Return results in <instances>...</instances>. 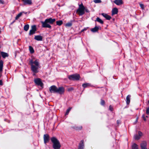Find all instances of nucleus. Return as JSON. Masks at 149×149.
<instances>
[{"label": "nucleus", "mask_w": 149, "mask_h": 149, "mask_svg": "<svg viewBox=\"0 0 149 149\" xmlns=\"http://www.w3.org/2000/svg\"><path fill=\"white\" fill-rule=\"evenodd\" d=\"M94 1L95 3H99L101 2V0H94Z\"/></svg>", "instance_id": "nucleus-33"}, {"label": "nucleus", "mask_w": 149, "mask_h": 149, "mask_svg": "<svg viewBox=\"0 0 149 149\" xmlns=\"http://www.w3.org/2000/svg\"><path fill=\"white\" fill-rule=\"evenodd\" d=\"M1 54L3 58H5L6 57H8V54L6 53H5L3 52H1Z\"/></svg>", "instance_id": "nucleus-18"}, {"label": "nucleus", "mask_w": 149, "mask_h": 149, "mask_svg": "<svg viewBox=\"0 0 149 149\" xmlns=\"http://www.w3.org/2000/svg\"><path fill=\"white\" fill-rule=\"evenodd\" d=\"M118 12V9L117 8H114L113 9L112 11V15H113L117 14Z\"/></svg>", "instance_id": "nucleus-16"}, {"label": "nucleus", "mask_w": 149, "mask_h": 149, "mask_svg": "<svg viewBox=\"0 0 149 149\" xmlns=\"http://www.w3.org/2000/svg\"><path fill=\"white\" fill-rule=\"evenodd\" d=\"M55 21L56 19H52L51 18L46 19L44 22H41L42 24V26L43 28H51V26L49 24H53Z\"/></svg>", "instance_id": "nucleus-2"}, {"label": "nucleus", "mask_w": 149, "mask_h": 149, "mask_svg": "<svg viewBox=\"0 0 149 149\" xmlns=\"http://www.w3.org/2000/svg\"><path fill=\"white\" fill-rule=\"evenodd\" d=\"M34 81L35 83L38 86H40L41 87H43V84L41 82V80L40 79L38 78L35 79H34Z\"/></svg>", "instance_id": "nucleus-8"}, {"label": "nucleus", "mask_w": 149, "mask_h": 149, "mask_svg": "<svg viewBox=\"0 0 149 149\" xmlns=\"http://www.w3.org/2000/svg\"><path fill=\"white\" fill-rule=\"evenodd\" d=\"M80 77L79 74H76L69 76L68 78L71 80H78L79 79Z\"/></svg>", "instance_id": "nucleus-5"}, {"label": "nucleus", "mask_w": 149, "mask_h": 149, "mask_svg": "<svg viewBox=\"0 0 149 149\" xmlns=\"http://www.w3.org/2000/svg\"><path fill=\"white\" fill-rule=\"evenodd\" d=\"M147 143L145 141L142 142L141 144V149H147L146 148Z\"/></svg>", "instance_id": "nucleus-12"}, {"label": "nucleus", "mask_w": 149, "mask_h": 149, "mask_svg": "<svg viewBox=\"0 0 149 149\" xmlns=\"http://www.w3.org/2000/svg\"><path fill=\"white\" fill-rule=\"evenodd\" d=\"M29 48L30 53L31 54L33 53L34 52L33 48L30 46H29Z\"/></svg>", "instance_id": "nucleus-25"}, {"label": "nucleus", "mask_w": 149, "mask_h": 149, "mask_svg": "<svg viewBox=\"0 0 149 149\" xmlns=\"http://www.w3.org/2000/svg\"><path fill=\"white\" fill-rule=\"evenodd\" d=\"M82 127L81 126H80L79 127H76L75 129L77 130H81L82 129Z\"/></svg>", "instance_id": "nucleus-34"}, {"label": "nucleus", "mask_w": 149, "mask_h": 149, "mask_svg": "<svg viewBox=\"0 0 149 149\" xmlns=\"http://www.w3.org/2000/svg\"><path fill=\"white\" fill-rule=\"evenodd\" d=\"M117 124H119V121L118 120H117Z\"/></svg>", "instance_id": "nucleus-45"}, {"label": "nucleus", "mask_w": 149, "mask_h": 149, "mask_svg": "<svg viewBox=\"0 0 149 149\" xmlns=\"http://www.w3.org/2000/svg\"><path fill=\"white\" fill-rule=\"evenodd\" d=\"M140 6L143 9L144 6L143 4H140Z\"/></svg>", "instance_id": "nucleus-40"}, {"label": "nucleus", "mask_w": 149, "mask_h": 149, "mask_svg": "<svg viewBox=\"0 0 149 149\" xmlns=\"http://www.w3.org/2000/svg\"><path fill=\"white\" fill-rule=\"evenodd\" d=\"M138 145L135 143L134 144L132 147V149H137Z\"/></svg>", "instance_id": "nucleus-27"}, {"label": "nucleus", "mask_w": 149, "mask_h": 149, "mask_svg": "<svg viewBox=\"0 0 149 149\" xmlns=\"http://www.w3.org/2000/svg\"><path fill=\"white\" fill-rule=\"evenodd\" d=\"M96 20L101 24H103V21L99 17H97L96 18Z\"/></svg>", "instance_id": "nucleus-26"}, {"label": "nucleus", "mask_w": 149, "mask_h": 149, "mask_svg": "<svg viewBox=\"0 0 149 149\" xmlns=\"http://www.w3.org/2000/svg\"><path fill=\"white\" fill-rule=\"evenodd\" d=\"M146 118H148V116H146Z\"/></svg>", "instance_id": "nucleus-47"}, {"label": "nucleus", "mask_w": 149, "mask_h": 149, "mask_svg": "<svg viewBox=\"0 0 149 149\" xmlns=\"http://www.w3.org/2000/svg\"><path fill=\"white\" fill-rule=\"evenodd\" d=\"M34 39L38 41H42V37L40 36H35Z\"/></svg>", "instance_id": "nucleus-17"}, {"label": "nucleus", "mask_w": 149, "mask_h": 149, "mask_svg": "<svg viewBox=\"0 0 149 149\" xmlns=\"http://www.w3.org/2000/svg\"><path fill=\"white\" fill-rule=\"evenodd\" d=\"M36 30V26L35 25L32 26L31 27V29L30 31L29 34L31 35L34 34Z\"/></svg>", "instance_id": "nucleus-9"}, {"label": "nucleus", "mask_w": 149, "mask_h": 149, "mask_svg": "<svg viewBox=\"0 0 149 149\" xmlns=\"http://www.w3.org/2000/svg\"><path fill=\"white\" fill-rule=\"evenodd\" d=\"M101 104L102 105H104L105 104V102H104V100H101Z\"/></svg>", "instance_id": "nucleus-35"}, {"label": "nucleus", "mask_w": 149, "mask_h": 149, "mask_svg": "<svg viewBox=\"0 0 149 149\" xmlns=\"http://www.w3.org/2000/svg\"><path fill=\"white\" fill-rule=\"evenodd\" d=\"M84 142L83 140L81 141L79 144L78 149H84Z\"/></svg>", "instance_id": "nucleus-11"}, {"label": "nucleus", "mask_w": 149, "mask_h": 149, "mask_svg": "<svg viewBox=\"0 0 149 149\" xmlns=\"http://www.w3.org/2000/svg\"><path fill=\"white\" fill-rule=\"evenodd\" d=\"M0 3H3V1L2 0H0Z\"/></svg>", "instance_id": "nucleus-42"}, {"label": "nucleus", "mask_w": 149, "mask_h": 149, "mask_svg": "<svg viewBox=\"0 0 149 149\" xmlns=\"http://www.w3.org/2000/svg\"><path fill=\"white\" fill-rule=\"evenodd\" d=\"M139 135L141 137L142 136V133L140 131H139L138 132Z\"/></svg>", "instance_id": "nucleus-37"}, {"label": "nucleus", "mask_w": 149, "mask_h": 149, "mask_svg": "<svg viewBox=\"0 0 149 149\" xmlns=\"http://www.w3.org/2000/svg\"><path fill=\"white\" fill-rule=\"evenodd\" d=\"M14 22H13V23Z\"/></svg>", "instance_id": "nucleus-48"}, {"label": "nucleus", "mask_w": 149, "mask_h": 149, "mask_svg": "<svg viewBox=\"0 0 149 149\" xmlns=\"http://www.w3.org/2000/svg\"><path fill=\"white\" fill-rule=\"evenodd\" d=\"M102 15L105 17L107 19L110 20L111 17V16L108 15L107 14L104 13H102Z\"/></svg>", "instance_id": "nucleus-15"}, {"label": "nucleus", "mask_w": 149, "mask_h": 149, "mask_svg": "<svg viewBox=\"0 0 149 149\" xmlns=\"http://www.w3.org/2000/svg\"><path fill=\"white\" fill-rule=\"evenodd\" d=\"M3 62L2 61H0V71H2L3 70Z\"/></svg>", "instance_id": "nucleus-22"}, {"label": "nucleus", "mask_w": 149, "mask_h": 149, "mask_svg": "<svg viewBox=\"0 0 149 149\" xmlns=\"http://www.w3.org/2000/svg\"><path fill=\"white\" fill-rule=\"evenodd\" d=\"M130 95H128L126 97V103L127 104H129L130 102Z\"/></svg>", "instance_id": "nucleus-19"}, {"label": "nucleus", "mask_w": 149, "mask_h": 149, "mask_svg": "<svg viewBox=\"0 0 149 149\" xmlns=\"http://www.w3.org/2000/svg\"><path fill=\"white\" fill-rule=\"evenodd\" d=\"M109 109L111 111H112L113 110V108L111 106H110L109 107Z\"/></svg>", "instance_id": "nucleus-38"}, {"label": "nucleus", "mask_w": 149, "mask_h": 149, "mask_svg": "<svg viewBox=\"0 0 149 149\" xmlns=\"http://www.w3.org/2000/svg\"><path fill=\"white\" fill-rule=\"evenodd\" d=\"M87 12H89V10H88L87 9H85V10Z\"/></svg>", "instance_id": "nucleus-43"}, {"label": "nucleus", "mask_w": 149, "mask_h": 149, "mask_svg": "<svg viewBox=\"0 0 149 149\" xmlns=\"http://www.w3.org/2000/svg\"><path fill=\"white\" fill-rule=\"evenodd\" d=\"M65 91V88L63 86H61L58 88H57V92L60 95L64 94Z\"/></svg>", "instance_id": "nucleus-6"}, {"label": "nucleus", "mask_w": 149, "mask_h": 149, "mask_svg": "<svg viewBox=\"0 0 149 149\" xmlns=\"http://www.w3.org/2000/svg\"><path fill=\"white\" fill-rule=\"evenodd\" d=\"M117 5H120L123 4V2L122 0H115L113 1Z\"/></svg>", "instance_id": "nucleus-13"}, {"label": "nucleus", "mask_w": 149, "mask_h": 149, "mask_svg": "<svg viewBox=\"0 0 149 149\" xmlns=\"http://www.w3.org/2000/svg\"><path fill=\"white\" fill-rule=\"evenodd\" d=\"M86 29H84L83 30H82V31H81L82 32L83 31H84V30H86Z\"/></svg>", "instance_id": "nucleus-44"}, {"label": "nucleus", "mask_w": 149, "mask_h": 149, "mask_svg": "<svg viewBox=\"0 0 149 149\" xmlns=\"http://www.w3.org/2000/svg\"><path fill=\"white\" fill-rule=\"evenodd\" d=\"M148 104H149V100L148 101Z\"/></svg>", "instance_id": "nucleus-46"}, {"label": "nucleus", "mask_w": 149, "mask_h": 149, "mask_svg": "<svg viewBox=\"0 0 149 149\" xmlns=\"http://www.w3.org/2000/svg\"><path fill=\"white\" fill-rule=\"evenodd\" d=\"M79 7L77 10V12L79 15H82L85 13V8L82 3L79 5Z\"/></svg>", "instance_id": "nucleus-4"}, {"label": "nucleus", "mask_w": 149, "mask_h": 149, "mask_svg": "<svg viewBox=\"0 0 149 149\" xmlns=\"http://www.w3.org/2000/svg\"><path fill=\"white\" fill-rule=\"evenodd\" d=\"M134 138L135 140H137L139 139L141 137L139 135H135L134 136Z\"/></svg>", "instance_id": "nucleus-29"}, {"label": "nucleus", "mask_w": 149, "mask_h": 149, "mask_svg": "<svg viewBox=\"0 0 149 149\" xmlns=\"http://www.w3.org/2000/svg\"><path fill=\"white\" fill-rule=\"evenodd\" d=\"M49 139V136L47 134H44V140L45 143L46 144Z\"/></svg>", "instance_id": "nucleus-10"}, {"label": "nucleus", "mask_w": 149, "mask_h": 149, "mask_svg": "<svg viewBox=\"0 0 149 149\" xmlns=\"http://www.w3.org/2000/svg\"><path fill=\"white\" fill-rule=\"evenodd\" d=\"M3 83L1 80H0V85H2Z\"/></svg>", "instance_id": "nucleus-41"}, {"label": "nucleus", "mask_w": 149, "mask_h": 149, "mask_svg": "<svg viewBox=\"0 0 149 149\" xmlns=\"http://www.w3.org/2000/svg\"><path fill=\"white\" fill-rule=\"evenodd\" d=\"M24 12H21L18 14L15 17V19L17 20L18 19L20 16H22V14L23 13H24Z\"/></svg>", "instance_id": "nucleus-23"}, {"label": "nucleus", "mask_w": 149, "mask_h": 149, "mask_svg": "<svg viewBox=\"0 0 149 149\" xmlns=\"http://www.w3.org/2000/svg\"><path fill=\"white\" fill-rule=\"evenodd\" d=\"M31 65V70L33 72V75H35V74L39 72L38 69L40 68V64L38 60H36L33 61L31 60L29 62Z\"/></svg>", "instance_id": "nucleus-1"}, {"label": "nucleus", "mask_w": 149, "mask_h": 149, "mask_svg": "<svg viewBox=\"0 0 149 149\" xmlns=\"http://www.w3.org/2000/svg\"><path fill=\"white\" fill-rule=\"evenodd\" d=\"M57 87L54 85L50 86L49 88V90L51 93H56Z\"/></svg>", "instance_id": "nucleus-7"}, {"label": "nucleus", "mask_w": 149, "mask_h": 149, "mask_svg": "<svg viewBox=\"0 0 149 149\" xmlns=\"http://www.w3.org/2000/svg\"><path fill=\"white\" fill-rule=\"evenodd\" d=\"M142 117L143 119V120L145 121H146V117L144 114H143L142 115Z\"/></svg>", "instance_id": "nucleus-36"}, {"label": "nucleus", "mask_w": 149, "mask_h": 149, "mask_svg": "<svg viewBox=\"0 0 149 149\" xmlns=\"http://www.w3.org/2000/svg\"><path fill=\"white\" fill-rule=\"evenodd\" d=\"M25 4L31 5L32 4L31 0H22Z\"/></svg>", "instance_id": "nucleus-14"}, {"label": "nucleus", "mask_w": 149, "mask_h": 149, "mask_svg": "<svg viewBox=\"0 0 149 149\" xmlns=\"http://www.w3.org/2000/svg\"><path fill=\"white\" fill-rule=\"evenodd\" d=\"M82 86L84 88H86V87H90L91 86V85L89 83H86V84H84L82 85Z\"/></svg>", "instance_id": "nucleus-20"}, {"label": "nucleus", "mask_w": 149, "mask_h": 149, "mask_svg": "<svg viewBox=\"0 0 149 149\" xmlns=\"http://www.w3.org/2000/svg\"><path fill=\"white\" fill-rule=\"evenodd\" d=\"M73 90V89L72 87H70L69 88H68V91H71Z\"/></svg>", "instance_id": "nucleus-39"}, {"label": "nucleus", "mask_w": 149, "mask_h": 149, "mask_svg": "<svg viewBox=\"0 0 149 149\" xmlns=\"http://www.w3.org/2000/svg\"><path fill=\"white\" fill-rule=\"evenodd\" d=\"M51 141L53 143V147L54 149H60L61 145L59 141L55 137L51 138Z\"/></svg>", "instance_id": "nucleus-3"}, {"label": "nucleus", "mask_w": 149, "mask_h": 149, "mask_svg": "<svg viewBox=\"0 0 149 149\" xmlns=\"http://www.w3.org/2000/svg\"><path fill=\"white\" fill-rule=\"evenodd\" d=\"M72 25V23L71 22H69L66 23L65 24V26L67 27H70Z\"/></svg>", "instance_id": "nucleus-30"}, {"label": "nucleus", "mask_w": 149, "mask_h": 149, "mask_svg": "<svg viewBox=\"0 0 149 149\" xmlns=\"http://www.w3.org/2000/svg\"><path fill=\"white\" fill-rule=\"evenodd\" d=\"M98 27L96 26L93 28L92 29H91V31L93 32H95L97 31L98 30Z\"/></svg>", "instance_id": "nucleus-21"}, {"label": "nucleus", "mask_w": 149, "mask_h": 149, "mask_svg": "<svg viewBox=\"0 0 149 149\" xmlns=\"http://www.w3.org/2000/svg\"><path fill=\"white\" fill-rule=\"evenodd\" d=\"M71 109H72V108H69L67 110L66 113L65 114V115H68V114L69 112L70 111Z\"/></svg>", "instance_id": "nucleus-31"}, {"label": "nucleus", "mask_w": 149, "mask_h": 149, "mask_svg": "<svg viewBox=\"0 0 149 149\" xmlns=\"http://www.w3.org/2000/svg\"><path fill=\"white\" fill-rule=\"evenodd\" d=\"M29 28V24H26L25 25L24 27V30L26 31H27Z\"/></svg>", "instance_id": "nucleus-24"}, {"label": "nucleus", "mask_w": 149, "mask_h": 149, "mask_svg": "<svg viewBox=\"0 0 149 149\" xmlns=\"http://www.w3.org/2000/svg\"><path fill=\"white\" fill-rule=\"evenodd\" d=\"M146 113L147 115H149V107L146 108Z\"/></svg>", "instance_id": "nucleus-32"}, {"label": "nucleus", "mask_w": 149, "mask_h": 149, "mask_svg": "<svg viewBox=\"0 0 149 149\" xmlns=\"http://www.w3.org/2000/svg\"><path fill=\"white\" fill-rule=\"evenodd\" d=\"M56 24L57 25L60 26L63 23V22L61 20H60L58 21H57L56 22Z\"/></svg>", "instance_id": "nucleus-28"}]
</instances>
